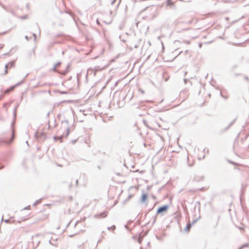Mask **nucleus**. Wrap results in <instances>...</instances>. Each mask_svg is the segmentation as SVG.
<instances>
[{
	"label": "nucleus",
	"instance_id": "nucleus-17",
	"mask_svg": "<svg viewBox=\"0 0 249 249\" xmlns=\"http://www.w3.org/2000/svg\"><path fill=\"white\" fill-rule=\"evenodd\" d=\"M220 96H221L222 98H224V99H226V100L228 99V97H226V96H224V95H223V94H222V93H221V92H220Z\"/></svg>",
	"mask_w": 249,
	"mask_h": 249
},
{
	"label": "nucleus",
	"instance_id": "nucleus-15",
	"mask_svg": "<svg viewBox=\"0 0 249 249\" xmlns=\"http://www.w3.org/2000/svg\"><path fill=\"white\" fill-rule=\"evenodd\" d=\"M8 64L5 65V74H7V68H8Z\"/></svg>",
	"mask_w": 249,
	"mask_h": 249
},
{
	"label": "nucleus",
	"instance_id": "nucleus-20",
	"mask_svg": "<svg viewBox=\"0 0 249 249\" xmlns=\"http://www.w3.org/2000/svg\"><path fill=\"white\" fill-rule=\"evenodd\" d=\"M4 44H0V49H2L4 47Z\"/></svg>",
	"mask_w": 249,
	"mask_h": 249
},
{
	"label": "nucleus",
	"instance_id": "nucleus-35",
	"mask_svg": "<svg viewBox=\"0 0 249 249\" xmlns=\"http://www.w3.org/2000/svg\"><path fill=\"white\" fill-rule=\"evenodd\" d=\"M201 46H202V44H201V43H200V44H199V48H201Z\"/></svg>",
	"mask_w": 249,
	"mask_h": 249
},
{
	"label": "nucleus",
	"instance_id": "nucleus-4",
	"mask_svg": "<svg viewBox=\"0 0 249 249\" xmlns=\"http://www.w3.org/2000/svg\"><path fill=\"white\" fill-rule=\"evenodd\" d=\"M169 208L168 205H164L163 206L160 207L157 211V214H160L164 212H166Z\"/></svg>",
	"mask_w": 249,
	"mask_h": 249
},
{
	"label": "nucleus",
	"instance_id": "nucleus-6",
	"mask_svg": "<svg viewBox=\"0 0 249 249\" xmlns=\"http://www.w3.org/2000/svg\"><path fill=\"white\" fill-rule=\"evenodd\" d=\"M147 199V195L145 193H143L142 194L140 202L141 203H145L146 201V200Z\"/></svg>",
	"mask_w": 249,
	"mask_h": 249
},
{
	"label": "nucleus",
	"instance_id": "nucleus-14",
	"mask_svg": "<svg viewBox=\"0 0 249 249\" xmlns=\"http://www.w3.org/2000/svg\"><path fill=\"white\" fill-rule=\"evenodd\" d=\"M132 196H133V195H129L128 196V197H127V199L125 200V201H128L129 199H130L132 198Z\"/></svg>",
	"mask_w": 249,
	"mask_h": 249
},
{
	"label": "nucleus",
	"instance_id": "nucleus-24",
	"mask_svg": "<svg viewBox=\"0 0 249 249\" xmlns=\"http://www.w3.org/2000/svg\"><path fill=\"white\" fill-rule=\"evenodd\" d=\"M184 42L187 44H189L190 43V41H185Z\"/></svg>",
	"mask_w": 249,
	"mask_h": 249
},
{
	"label": "nucleus",
	"instance_id": "nucleus-34",
	"mask_svg": "<svg viewBox=\"0 0 249 249\" xmlns=\"http://www.w3.org/2000/svg\"><path fill=\"white\" fill-rule=\"evenodd\" d=\"M54 71H56V66H55L54 68Z\"/></svg>",
	"mask_w": 249,
	"mask_h": 249
},
{
	"label": "nucleus",
	"instance_id": "nucleus-32",
	"mask_svg": "<svg viewBox=\"0 0 249 249\" xmlns=\"http://www.w3.org/2000/svg\"><path fill=\"white\" fill-rule=\"evenodd\" d=\"M141 239H140V237L139 238V240H138V241H139V242L140 243H141Z\"/></svg>",
	"mask_w": 249,
	"mask_h": 249
},
{
	"label": "nucleus",
	"instance_id": "nucleus-21",
	"mask_svg": "<svg viewBox=\"0 0 249 249\" xmlns=\"http://www.w3.org/2000/svg\"><path fill=\"white\" fill-rule=\"evenodd\" d=\"M197 220V219H195L194 220H193V221L192 223H191V224H192V225H193V224H194L196 222V221Z\"/></svg>",
	"mask_w": 249,
	"mask_h": 249
},
{
	"label": "nucleus",
	"instance_id": "nucleus-19",
	"mask_svg": "<svg viewBox=\"0 0 249 249\" xmlns=\"http://www.w3.org/2000/svg\"><path fill=\"white\" fill-rule=\"evenodd\" d=\"M71 100H63V103H65V102H67V103H70L71 102Z\"/></svg>",
	"mask_w": 249,
	"mask_h": 249
},
{
	"label": "nucleus",
	"instance_id": "nucleus-30",
	"mask_svg": "<svg viewBox=\"0 0 249 249\" xmlns=\"http://www.w3.org/2000/svg\"><path fill=\"white\" fill-rule=\"evenodd\" d=\"M78 179H76V185L77 186H78Z\"/></svg>",
	"mask_w": 249,
	"mask_h": 249
},
{
	"label": "nucleus",
	"instance_id": "nucleus-23",
	"mask_svg": "<svg viewBox=\"0 0 249 249\" xmlns=\"http://www.w3.org/2000/svg\"><path fill=\"white\" fill-rule=\"evenodd\" d=\"M63 123H65L66 124H68L69 121L68 120H63Z\"/></svg>",
	"mask_w": 249,
	"mask_h": 249
},
{
	"label": "nucleus",
	"instance_id": "nucleus-37",
	"mask_svg": "<svg viewBox=\"0 0 249 249\" xmlns=\"http://www.w3.org/2000/svg\"><path fill=\"white\" fill-rule=\"evenodd\" d=\"M71 185H72V184H71H71L69 185V186H70V187H71Z\"/></svg>",
	"mask_w": 249,
	"mask_h": 249
},
{
	"label": "nucleus",
	"instance_id": "nucleus-40",
	"mask_svg": "<svg viewBox=\"0 0 249 249\" xmlns=\"http://www.w3.org/2000/svg\"><path fill=\"white\" fill-rule=\"evenodd\" d=\"M142 93H144V91L143 90H142Z\"/></svg>",
	"mask_w": 249,
	"mask_h": 249
},
{
	"label": "nucleus",
	"instance_id": "nucleus-31",
	"mask_svg": "<svg viewBox=\"0 0 249 249\" xmlns=\"http://www.w3.org/2000/svg\"><path fill=\"white\" fill-rule=\"evenodd\" d=\"M135 48H138L139 46L137 45H135L134 46Z\"/></svg>",
	"mask_w": 249,
	"mask_h": 249
},
{
	"label": "nucleus",
	"instance_id": "nucleus-28",
	"mask_svg": "<svg viewBox=\"0 0 249 249\" xmlns=\"http://www.w3.org/2000/svg\"><path fill=\"white\" fill-rule=\"evenodd\" d=\"M248 246V245L247 244H245V245H243L241 248H243V247H247Z\"/></svg>",
	"mask_w": 249,
	"mask_h": 249
},
{
	"label": "nucleus",
	"instance_id": "nucleus-43",
	"mask_svg": "<svg viewBox=\"0 0 249 249\" xmlns=\"http://www.w3.org/2000/svg\"><path fill=\"white\" fill-rule=\"evenodd\" d=\"M77 223V222H76V223L75 224V225H74L75 226L76 225Z\"/></svg>",
	"mask_w": 249,
	"mask_h": 249
},
{
	"label": "nucleus",
	"instance_id": "nucleus-8",
	"mask_svg": "<svg viewBox=\"0 0 249 249\" xmlns=\"http://www.w3.org/2000/svg\"><path fill=\"white\" fill-rule=\"evenodd\" d=\"M71 67V64L69 63L66 67V70L65 71H63V76L70 71Z\"/></svg>",
	"mask_w": 249,
	"mask_h": 249
},
{
	"label": "nucleus",
	"instance_id": "nucleus-10",
	"mask_svg": "<svg viewBox=\"0 0 249 249\" xmlns=\"http://www.w3.org/2000/svg\"><path fill=\"white\" fill-rule=\"evenodd\" d=\"M192 226V224H191V223H189L187 225H186V227L185 229V231H189L190 229H191V227Z\"/></svg>",
	"mask_w": 249,
	"mask_h": 249
},
{
	"label": "nucleus",
	"instance_id": "nucleus-22",
	"mask_svg": "<svg viewBox=\"0 0 249 249\" xmlns=\"http://www.w3.org/2000/svg\"><path fill=\"white\" fill-rule=\"evenodd\" d=\"M183 80H184V83L186 84L188 81V79H187L186 78H184Z\"/></svg>",
	"mask_w": 249,
	"mask_h": 249
},
{
	"label": "nucleus",
	"instance_id": "nucleus-13",
	"mask_svg": "<svg viewBox=\"0 0 249 249\" xmlns=\"http://www.w3.org/2000/svg\"><path fill=\"white\" fill-rule=\"evenodd\" d=\"M69 132H70V128H69V127H68L67 128V132H66L65 137H68V136L69 134Z\"/></svg>",
	"mask_w": 249,
	"mask_h": 249
},
{
	"label": "nucleus",
	"instance_id": "nucleus-33",
	"mask_svg": "<svg viewBox=\"0 0 249 249\" xmlns=\"http://www.w3.org/2000/svg\"><path fill=\"white\" fill-rule=\"evenodd\" d=\"M115 2V0L114 1H112V2H111V4L113 5Z\"/></svg>",
	"mask_w": 249,
	"mask_h": 249
},
{
	"label": "nucleus",
	"instance_id": "nucleus-16",
	"mask_svg": "<svg viewBox=\"0 0 249 249\" xmlns=\"http://www.w3.org/2000/svg\"><path fill=\"white\" fill-rule=\"evenodd\" d=\"M67 199L70 201H71L72 200L73 198L71 196H69L67 198Z\"/></svg>",
	"mask_w": 249,
	"mask_h": 249
},
{
	"label": "nucleus",
	"instance_id": "nucleus-18",
	"mask_svg": "<svg viewBox=\"0 0 249 249\" xmlns=\"http://www.w3.org/2000/svg\"><path fill=\"white\" fill-rule=\"evenodd\" d=\"M237 67V66L236 65H234V66H233L232 67L231 70L233 71Z\"/></svg>",
	"mask_w": 249,
	"mask_h": 249
},
{
	"label": "nucleus",
	"instance_id": "nucleus-7",
	"mask_svg": "<svg viewBox=\"0 0 249 249\" xmlns=\"http://www.w3.org/2000/svg\"><path fill=\"white\" fill-rule=\"evenodd\" d=\"M107 213L106 211L100 213L99 214H96L95 215V217H106L107 216Z\"/></svg>",
	"mask_w": 249,
	"mask_h": 249
},
{
	"label": "nucleus",
	"instance_id": "nucleus-38",
	"mask_svg": "<svg viewBox=\"0 0 249 249\" xmlns=\"http://www.w3.org/2000/svg\"><path fill=\"white\" fill-rule=\"evenodd\" d=\"M97 24H99V21H98V20H97Z\"/></svg>",
	"mask_w": 249,
	"mask_h": 249
},
{
	"label": "nucleus",
	"instance_id": "nucleus-36",
	"mask_svg": "<svg viewBox=\"0 0 249 249\" xmlns=\"http://www.w3.org/2000/svg\"><path fill=\"white\" fill-rule=\"evenodd\" d=\"M168 78H169V77H168V78H166V79H165V81H167V80H168Z\"/></svg>",
	"mask_w": 249,
	"mask_h": 249
},
{
	"label": "nucleus",
	"instance_id": "nucleus-26",
	"mask_svg": "<svg viewBox=\"0 0 249 249\" xmlns=\"http://www.w3.org/2000/svg\"><path fill=\"white\" fill-rule=\"evenodd\" d=\"M77 234V232H76V233H74V234H72V235H69V236L70 237H72L73 235H75V234Z\"/></svg>",
	"mask_w": 249,
	"mask_h": 249
},
{
	"label": "nucleus",
	"instance_id": "nucleus-3",
	"mask_svg": "<svg viewBox=\"0 0 249 249\" xmlns=\"http://www.w3.org/2000/svg\"><path fill=\"white\" fill-rule=\"evenodd\" d=\"M237 120V117H235L233 118V119L231 121V122L225 128L222 129L220 130V133H223L227 131L236 122Z\"/></svg>",
	"mask_w": 249,
	"mask_h": 249
},
{
	"label": "nucleus",
	"instance_id": "nucleus-2",
	"mask_svg": "<svg viewBox=\"0 0 249 249\" xmlns=\"http://www.w3.org/2000/svg\"><path fill=\"white\" fill-rule=\"evenodd\" d=\"M150 9V14L149 15V18L151 19L155 18L158 15L159 12L158 11V7L155 5H152L151 6H147L145 7L142 11H145L147 9Z\"/></svg>",
	"mask_w": 249,
	"mask_h": 249
},
{
	"label": "nucleus",
	"instance_id": "nucleus-1",
	"mask_svg": "<svg viewBox=\"0 0 249 249\" xmlns=\"http://www.w3.org/2000/svg\"><path fill=\"white\" fill-rule=\"evenodd\" d=\"M14 137L15 132L13 130L7 132L3 134L2 137L0 139V144H10L12 142Z\"/></svg>",
	"mask_w": 249,
	"mask_h": 249
},
{
	"label": "nucleus",
	"instance_id": "nucleus-27",
	"mask_svg": "<svg viewBox=\"0 0 249 249\" xmlns=\"http://www.w3.org/2000/svg\"><path fill=\"white\" fill-rule=\"evenodd\" d=\"M156 220V216H155V218H154V220L153 222V224H154Z\"/></svg>",
	"mask_w": 249,
	"mask_h": 249
},
{
	"label": "nucleus",
	"instance_id": "nucleus-39",
	"mask_svg": "<svg viewBox=\"0 0 249 249\" xmlns=\"http://www.w3.org/2000/svg\"><path fill=\"white\" fill-rule=\"evenodd\" d=\"M239 75V74H235V75H236V76H238V75Z\"/></svg>",
	"mask_w": 249,
	"mask_h": 249
},
{
	"label": "nucleus",
	"instance_id": "nucleus-42",
	"mask_svg": "<svg viewBox=\"0 0 249 249\" xmlns=\"http://www.w3.org/2000/svg\"><path fill=\"white\" fill-rule=\"evenodd\" d=\"M63 93L64 94V93H66V92L64 91L63 92Z\"/></svg>",
	"mask_w": 249,
	"mask_h": 249
},
{
	"label": "nucleus",
	"instance_id": "nucleus-29",
	"mask_svg": "<svg viewBox=\"0 0 249 249\" xmlns=\"http://www.w3.org/2000/svg\"><path fill=\"white\" fill-rule=\"evenodd\" d=\"M244 78L245 80H248V79H249V77L248 76H245Z\"/></svg>",
	"mask_w": 249,
	"mask_h": 249
},
{
	"label": "nucleus",
	"instance_id": "nucleus-41",
	"mask_svg": "<svg viewBox=\"0 0 249 249\" xmlns=\"http://www.w3.org/2000/svg\"><path fill=\"white\" fill-rule=\"evenodd\" d=\"M153 198H154V199L156 198V197L155 196H153Z\"/></svg>",
	"mask_w": 249,
	"mask_h": 249
},
{
	"label": "nucleus",
	"instance_id": "nucleus-12",
	"mask_svg": "<svg viewBox=\"0 0 249 249\" xmlns=\"http://www.w3.org/2000/svg\"><path fill=\"white\" fill-rule=\"evenodd\" d=\"M228 162H229L231 164H232L233 165H237V163H236V162H233L230 160H227Z\"/></svg>",
	"mask_w": 249,
	"mask_h": 249
},
{
	"label": "nucleus",
	"instance_id": "nucleus-25",
	"mask_svg": "<svg viewBox=\"0 0 249 249\" xmlns=\"http://www.w3.org/2000/svg\"><path fill=\"white\" fill-rule=\"evenodd\" d=\"M77 141L76 140H72L71 142L72 143H75Z\"/></svg>",
	"mask_w": 249,
	"mask_h": 249
},
{
	"label": "nucleus",
	"instance_id": "nucleus-11",
	"mask_svg": "<svg viewBox=\"0 0 249 249\" xmlns=\"http://www.w3.org/2000/svg\"><path fill=\"white\" fill-rule=\"evenodd\" d=\"M115 229H116V226L115 225H112V226L107 228L108 230H111L112 231H114Z\"/></svg>",
	"mask_w": 249,
	"mask_h": 249
},
{
	"label": "nucleus",
	"instance_id": "nucleus-5",
	"mask_svg": "<svg viewBox=\"0 0 249 249\" xmlns=\"http://www.w3.org/2000/svg\"><path fill=\"white\" fill-rule=\"evenodd\" d=\"M16 86H17V85H15V86H13L10 87V88H9L8 89H6L3 92V95L8 94L9 93H10L11 92L13 91L14 90V89H15Z\"/></svg>",
	"mask_w": 249,
	"mask_h": 249
},
{
	"label": "nucleus",
	"instance_id": "nucleus-9",
	"mask_svg": "<svg viewBox=\"0 0 249 249\" xmlns=\"http://www.w3.org/2000/svg\"><path fill=\"white\" fill-rule=\"evenodd\" d=\"M166 5L167 6H172L174 8H176V6L174 4V2H172L171 0H166Z\"/></svg>",
	"mask_w": 249,
	"mask_h": 249
}]
</instances>
